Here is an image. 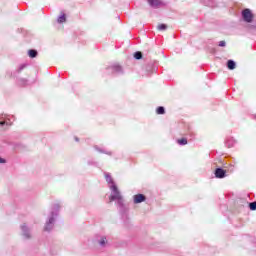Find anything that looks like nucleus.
I'll list each match as a JSON object with an SVG mask.
<instances>
[{
    "label": "nucleus",
    "instance_id": "obj_10",
    "mask_svg": "<svg viewBox=\"0 0 256 256\" xmlns=\"http://www.w3.org/2000/svg\"><path fill=\"white\" fill-rule=\"evenodd\" d=\"M235 143H237V141H235L233 138H227L225 141V145L226 147H228V149H231V147H235Z\"/></svg>",
    "mask_w": 256,
    "mask_h": 256
},
{
    "label": "nucleus",
    "instance_id": "obj_22",
    "mask_svg": "<svg viewBox=\"0 0 256 256\" xmlns=\"http://www.w3.org/2000/svg\"><path fill=\"white\" fill-rule=\"evenodd\" d=\"M178 145H187V138H181L177 140Z\"/></svg>",
    "mask_w": 256,
    "mask_h": 256
},
{
    "label": "nucleus",
    "instance_id": "obj_21",
    "mask_svg": "<svg viewBox=\"0 0 256 256\" xmlns=\"http://www.w3.org/2000/svg\"><path fill=\"white\" fill-rule=\"evenodd\" d=\"M157 29L158 31H167V24H159Z\"/></svg>",
    "mask_w": 256,
    "mask_h": 256
},
{
    "label": "nucleus",
    "instance_id": "obj_17",
    "mask_svg": "<svg viewBox=\"0 0 256 256\" xmlns=\"http://www.w3.org/2000/svg\"><path fill=\"white\" fill-rule=\"evenodd\" d=\"M65 21H67V16L65 15V13L61 14L58 19L57 22L58 23H65Z\"/></svg>",
    "mask_w": 256,
    "mask_h": 256
},
{
    "label": "nucleus",
    "instance_id": "obj_25",
    "mask_svg": "<svg viewBox=\"0 0 256 256\" xmlns=\"http://www.w3.org/2000/svg\"><path fill=\"white\" fill-rule=\"evenodd\" d=\"M88 165H97V162H94V161H88Z\"/></svg>",
    "mask_w": 256,
    "mask_h": 256
},
{
    "label": "nucleus",
    "instance_id": "obj_19",
    "mask_svg": "<svg viewBox=\"0 0 256 256\" xmlns=\"http://www.w3.org/2000/svg\"><path fill=\"white\" fill-rule=\"evenodd\" d=\"M28 65H29V64H26V63L21 64V65L19 66V68L14 72V75H15V73H21V71H23V69H25Z\"/></svg>",
    "mask_w": 256,
    "mask_h": 256
},
{
    "label": "nucleus",
    "instance_id": "obj_27",
    "mask_svg": "<svg viewBox=\"0 0 256 256\" xmlns=\"http://www.w3.org/2000/svg\"><path fill=\"white\" fill-rule=\"evenodd\" d=\"M153 71V65L150 64V73Z\"/></svg>",
    "mask_w": 256,
    "mask_h": 256
},
{
    "label": "nucleus",
    "instance_id": "obj_11",
    "mask_svg": "<svg viewBox=\"0 0 256 256\" xmlns=\"http://www.w3.org/2000/svg\"><path fill=\"white\" fill-rule=\"evenodd\" d=\"M29 84V80L25 79V78H19L17 80V85L19 87H27V85Z\"/></svg>",
    "mask_w": 256,
    "mask_h": 256
},
{
    "label": "nucleus",
    "instance_id": "obj_5",
    "mask_svg": "<svg viewBox=\"0 0 256 256\" xmlns=\"http://www.w3.org/2000/svg\"><path fill=\"white\" fill-rule=\"evenodd\" d=\"M214 175H215L216 179H225V177H227V170H225L221 167H218L215 169Z\"/></svg>",
    "mask_w": 256,
    "mask_h": 256
},
{
    "label": "nucleus",
    "instance_id": "obj_18",
    "mask_svg": "<svg viewBox=\"0 0 256 256\" xmlns=\"http://www.w3.org/2000/svg\"><path fill=\"white\" fill-rule=\"evenodd\" d=\"M156 113H157V115H165V107L159 106V107L156 109Z\"/></svg>",
    "mask_w": 256,
    "mask_h": 256
},
{
    "label": "nucleus",
    "instance_id": "obj_26",
    "mask_svg": "<svg viewBox=\"0 0 256 256\" xmlns=\"http://www.w3.org/2000/svg\"><path fill=\"white\" fill-rule=\"evenodd\" d=\"M7 161L0 157V163H6Z\"/></svg>",
    "mask_w": 256,
    "mask_h": 256
},
{
    "label": "nucleus",
    "instance_id": "obj_14",
    "mask_svg": "<svg viewBox=\"0 0 256 256\" xmlns=\"http://www.w3.org/2000/svg\"><path fill=\"white\" fill-rule=\"evenodd\" d=\"M226 66L230 71H233L237 67V63H235V60H228Z\"/></svg>",
    "mask_w": 256,
    "mask_h": 256
},
{
    "label": "nucleus",
    "instance_id": "obj_1",
    "mask_svg": "<svg viewBox=\"0 0 256 256\" xmlns=\"http://www.w3.org/2000/svg\"><path fill=\"white\" fill-rule=\"evenodd\" d=\"M104 175H105L106 182L109 185V189L111 191L109 202L111 203L113 201H116V205L119 209V213L122 219H127L129 208L125 206V200L123 199V195H121V191H119V188L117 187V184H115V181H113V178L111 177L110 173L105 172Z\"/></svg>",
    "mask_w": 256,
    "mask_h": 256
},
{
    "label": "nucleus",
    "instance_id": "obj_28",
    "mask_svg": "<svg viewBox=\"0 0 256 256\" xmlns=\"http://www.w3.org/2000/svg\"><path fill=\"white\" fill-rule=\"evenodd\" d=\"M75 141L79 142V138H78V137H75Z\"/></svg>",
    "mask_w": 256,
    "mask_h": 256
},
{
    "label": "nucleus",
    "instance_id": "obj_23",
    "mask_svg": "<svg viewBox=\"0 0 256 256\" xmlns=\"http://www.w3.org/2000/svg\"><path fill=\"white\" fill-rule=\"evenodd\" d=\"M250 211H256V201L249 203Z\"/></svg>",
    "mask_w": 256,
    "mask_h": 256
},
{
    "label": "nucleus",
    "instance_id": "obj_24",
    "mask_svg": "<svg viewBox=\"0 0 256 256\" xmlns=\"http://www.w3.org/2000/svg\"><path fill=\"white\" fill-rule=\"evenodd\" d=\"M218 47H227V42H225V40L220 41Z\"/></svg>",
    "mask_w": 256,
    "mask_h": 256
},
{
    "label": "nucleus",
    "instance_id": "obj_2",
    "mask_svg": "<svg viewBox=\"0 0 256 256\" xmlns=\"http://www.w3.org/2000/svg\"><path fill=\"white\" fill-rule=\"evenodd\" d=\"M59 209H61V206H59V204L52 205L51 212L48 217V221H46V224L44 226V231H47L48 233L53 231V226L55 225V219L59 217Z\"/></svg>",
    "mask_w": 256,
    "mask_h": 256
},
{
    "label": "nucleus",
    "instance_id": "obj_16",
    "mask_svg": "<svg viewBox=\"0 0 256 256\" xmlns=\"http://www.w3.org/2000/svg\"><path fill=\"white\" fill-rule=\"evenodd\" d=\"M98 244L100 245V247H105V245H107V237L102 236L100 240H98Z\"/></svg>",
    "mask_w": 256,
    "mask_h": 256
},
{
    "label": "nucleus",
    "instance_id": "obj_8",
    "mask_svg": "<svg viewBox=\"0 0 256 256\" xmlns=\"http://www.w3.org/2000/svg\"><path fill=\"white\" fill-rule=\"evenodd\" d=\"M148 4L153 9H159V7L163 6V3L161 2V0H148Z\"/></svg>",
    "mask_w": 256,
    "mask_h": 256
},
{
    "label": "nucleus",
    "instance_id": "obj_9",
    "mask_svg": "<svg viewBox=\"0 0 256 256\" xmlns=\"http://www.w3.org/2000/svg\"><path fill=\"white\" fill-rule=\"evenodd\" d=\"M4 125H11V120L5 119V115L0 114V127H4Z\"/></svg>",
    "mask_w": 256,
    "mask_h": 256
},
{
    "label": "nucleus",
    "instance_id": "obj_13",
    "mask_svg": "<svg viewBox=\"0 0 256 256\" xmlns=\"http://www.w3.org/2000/svg\"><path fill=\"white\" fill-rule=\"evenodd\" d=\"M203 5H205L206 7H217V3L213 0H203Z\"/></svg>",
    "mask_w": 256,
    "mask_h": 256
},
{
    "label": "nucleus",
    "instance_id": "obj_4",
    "mask_svg": "<svg viewBox=\"0 0 256 256\" xmlns=\"http://www.w3.org/2000/svg\"><path fill=\"white\" fill-rule=\"evenodd\" d=\"M253 12H251V9L245 8L242 10V19L245 21V23H253Z\"/></svg>",
    "mask_w": 256,
    "mask_h": 256
},
{
    "label": "nucleus",
    "instance_id": "obj_12",
    "mask_svg": "<svg viewBox=\"0 0 256 256\" xmlns=\"http://www.w3.org/2000/svg\"><path fill=\"white\" fill-rule=\"evenodd\" d=\"M94 149L95 151H98V153H103L104 155H109V156L113 155V152L107 151L103 148H100L99 146H94Z\"/></svg>",
    "mask_w": 256,
    "mask_h": 256
},
{
    "label": "nucleus",
    "instance_id": "obj_29",
    "mask_svg": "<svg viewBox=\"0 0 256 256\" xmlns=\"http://www.w3.org/2000/svg\"><path fill=\"white\" fill-rule=\"evenodd\" d=\"M255 119H256V115H255Z\"/></svg>",
    "mask_w": 256,
    "mask_h": 256
},
{
    "label": "nucleus",
    "instance_id": "obj_6",
    "mask_svg": "<svg viewBox=\"0 0 256 256\" xmlns=\"http://www.w3.org/2000/svg\"><path fill=\"white\" fill-rule=\"evenodd\" d=\"M133 199H134V203L137 205L139 203H143L147 201V196H145V194H136L133 196Z\"/></svg>",
    "mask_w": 256,
    "mask_h": 256
},
{
    "label": "nucleus",
    "instance_id": "obj_3",
    "mask_svg": "<svg viewBox=\"0 0 256 256\" xmlns=\"http://www.w3.org/2000/svg\"><path fill=\"white\" fill-rule=\"evenodd\" d=\"M106 75H123V67L119 64H113L106 68Z\"/></svg>",
    "mask_w": 256,
    "mask_h": 256
},
{
    "label": "nucleus",
    "instance_id": "obj_7",
    "mask_svg": "<svg viewBox=\"0 0 256 256\" xmlns=\"http://www.w3.org/2000/svg\"><path fill=\"white\" fill-rule=\"evenodd\" d=\"M22 235L26 239H31V231L29 230V227H27L26 224H23L21 226Z\"/></svg>",
    "mask_w": 256,
    "mask_h": 256
},
{
    "label": "nucleus",
    "instance_id": "obj_20",
    "mask_svg": "<svg viewBox=\"0 0 256 256\" xmlns=\"http://www.w3.org/2000/svg\"><path fill=\"white\" fill-rule=\"evenodd\" d=\"M134 59L139 60V59H143V53L137 51L134 53Z\"/></svg>",
    "mask_w": 256,
    "mask_h": 256
},
{
    "label": "nucleus",
    "instance_id": "obj_15",
    "mask_svg": "<svg viewBox=\"0 0 256 256\" xmlns=\"http://www.w3.org/2000/svg\"><path fill=\"white\" fill-rule=\"evenodd\" d=\"M37 55H39V52H37V50H35V49L28 50V56L31 59H35V57H37Z\"/></svg>",
    "mask_w": 256,
    "mask_h": 256
}]
</instances>
